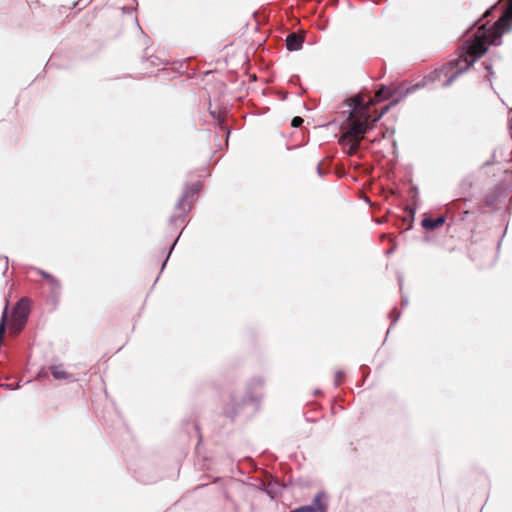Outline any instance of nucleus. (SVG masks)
I'll return each mask as SVG.
<instances>
[{
	"label": "nucleus",
	"instance_id": "obj_1",
	"mask_svg": "<svg viewBox=\"0 0 512 512\" xmlns=\"http://www.w3.org/2000/svg\"><path fill=\"white\" fill-rule=\"evenodd\" d=\"M389 96L386 89L381 87L374 97L362 92L349 100L348 105L351 110L341 125L343 134L339 139V143L347 148V154L354 155L358 151L364 134L388 111L389 106H386L380 113L377 110L372 111V108L376 103L389 98Z\"/></svg>",
	"mask_w": 512,
	"mask_h": 512
},
{
	"label": "nucleus",
	"instance_id": "obj_2",
	"mask_svg": "<svg viewBox=\"0 0 512 512\" xmlns=\"http://www.w3.org/2000/svg\"><path fill=\"white\" fill-rule=\"evenodd\" d=\"M511 30L512 0H507L501 17L489 29L482 25L473 39L465 42V53L458 58H467L471 66L475 60L486 53L489 45H498L501 36Z\"/></svg>",
	"mask_w": 512,
	"mask_h": 512
},
{
	"label": "nucleus",
	"instance_id": "obj_3",
	"mask_svg": "<svg viewBox=\"0 0 512 512\" xmlns=\"http://www.w3.org/2000/svg\"><path fill=\"white\" fill-rule=\"evenodd\" d=\"M470 67L467 58H457L446 65L435 69L427 74L421 83L416 86H425L430 83L439 82L442 87H448L464 71Z\"/></svg>",
	"mask_w": 512,
	"mask_h": 512
},
{
	"label": "nucleus",
	"instance_id": "obj_4",
	"mask_svg": "<svg viewBox=\"0 0 512 512\" xmlns=\"http://www.w3.org/2000/svg\"><path fill=\"white\" fill-rule=\"evenodd\" d=\"M31 302L28 298H22L18 301L12 313V323L10 331L17 335L24 327L30 312Z\"/></svg>",
	"mask_w": 512,
	"mask_h": 512
},
{
	"label": "nucleus",
	"instance_id": "obj_5",
	"mask_svg": "<svg viewBox=\"0 0 512 512\" xmlns=\"http://www.w3.org/2000/svg\"><path fill=\"white\" fill-rule=\"evenodd\" d=\"M201 183L196 182L188 186L182 196V198L179 200L176 209L177 212L174 215V218H180L185 216L192 208V198L194 195H196L201 190Z\"/></svg>",
	"mask_w": 512,
	"mask_h": 512
},
{
	"label": "nucleus",
	"instance_id": "obj_6",
	"mask_svg": "<svg viewBox=\"0 0 512 512\" xmlns=\"http://www.w3.org/2000/svg\"><path fill=\"white\" fill-rule=\"evenodd\" d=\"M303 42V36L296 33H291L286 38V47L289 51H296L302 47Z\"/></svg>",
	"mask_w": 512,
	"mask_h": 512
},
{
	"label": "nucleus",
	"instance_id": "obj_7",
	"mask_svg": "<svg viewBox=\"0 0 512 512\" xmlns=\"http://www.w3.org/2000/svg\"><path fill=\"white\" fill-rule=\"evenodd\" d=\"M51 374L57 380H68L72 377L70 373H68L63 365H53L50 368Z\"/></svg>",
	"mask_w": 512,
	"mask_h": 512
},
{
	"label": "nucleus",
	"instance_id": "obj_8",
	"mask_svg": "<svg viewBox=\"0 0 512 512\" xmlns=\"http://www.w3.org/2000/svg\"><path fill=\"white\" fill-rule=\"evenodd\" d=\"M445 222V218L440 216L436 219L433 218H424L422 220V226L427 230H434L440 226H442Z\"/></svg>",
	"mask_w": 512,
	"mask_h": 512
},
{
	"label": "nucleus",
	"instance_id": "obj_9",
	"mask_svg": "<svg viewBox=\"0 0 512 512\" xmlns=\"http://www.w3.org/2000/svg\"><path fill=\"white\" fill-rule=\"evenodd\" d=\"M292 512H324L322 506L319 503L318 498L315 499V502L312 505L301 506Z\"/></svg>",
	"mask_w": 512,
	"mask_h": 512
},
{
	"label": "nucleus",
	"instance_id": "obj_10",
	"mask_svg": "<svg viewBox=\"0 0 512 512\" xmlns=\"http://www.w3.org/2000/svg\"><path fill=\"white\" fill-rule=\"evenodd\" d=\"M47 284L49 285L52 294H59L61 285L60 282L55 277H52V281H48Z\"/></svg>",
	"mask_w": 512,
	"mask_h": 512
},
{
	"label": "nucleus",
	"instance_id": "obj_11",
	"mask_svg": "<svg viewBox=\"0 0 512 512\" xmlns=\"http://www.w3.org/2000/svg\"><path fill=\"white\" fill-rule=\"evenodd\" d=\"M302 123H303V119L299 116H296L292 119L291 125H292V127L297 128V127H300L302 125Z\"/></svg>",
	"mask_w": 512,
	"mask_h": 512
},
{
	"label": "nucleus",
	"instance_id": "obj_12",
	"mask_svg": "<svg viewBox=\"0 0 512 512\" xmlns=\"http://www.w3.org/2000/svg\"><path fill=\"white\" fill-rule=\"evenodd\" d=\"M37 272L48 282V281H52V275L41 270V269H38Z\"/></svg>",
	"mask_w": 512,
	"mask_h": 512
},
{
	"label": "nucleus",
	"instance_id": "obj_13",
	"mask_svg": "<svg viewBox=\"0 0 512 512\" xmlns=\"http://www.w3.org/2000/svg\"><path fill=\"white\" fill-rule=\"evenodd\" d=\"M511 128H512V119H511Z\"/></svg>",
	"mask_w": 512,
	"mask_h": 512
}]
</instances>
